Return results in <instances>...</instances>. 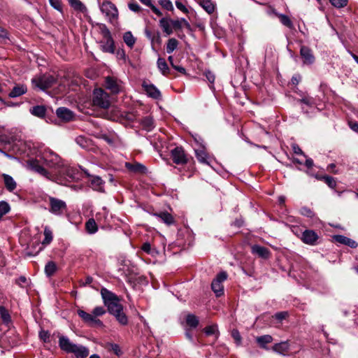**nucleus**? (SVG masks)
Returning a JSON list of instances; mask_svg holds the SVG:
<instances>
[{"instance_id":"nucleus-34","label":"nucleus","mask_w":358,"mask_h":358,"mask_svg":"<svg viewBox=\"0 0 358 358\" xmlns=\"http://www.w3.org/2000/svg\"><path fill=\"white\" fill-rule=\"evenodd\" d=\"M141 123L143 129L148 131H152L155 127L154 120L151 116L144 117Z\"/></svg>"},{"instance_id":"nucleus-28","label":"nucleus","mask_w":358,"mask_h":358,"mask_svg":"<svg viewBox=\"0 0 358 358\" xmlns=\"http://www.w3.org/2000/svg\"><path fill=\"white\" fill-rule=\"evenodd\" d=\"M2 177L6 189L9 192H13L17 187V184L13 177L6 173H3Z\"/></svg>"},{"instance_id":"nucleus-18","label":"nucleus","mask_w":358,"mask_h":358,"mask_svg":"<svg viewBox=\"0 0 358 358\" xmlns=\"http://www.w3.org/2000/svg\"><path fill=\"white\" fill-rule=\"evenodd\" d=\"M27 92V85L24 84H16L8 94L10 98L20 96Z\"/></svg>"},{"instance_id":"nucleus-60","label":"nucleus","mask_w":358,"mask_h":358,"mask_svg":"<svg viewBox=\"0 0 358 358\" xmlns=\"http://www.w3.org/2000/svg\"><path fill=\"white\" fill-rule=\"evenodd\" d=\"M288 315L287 312L282 311L275 313V318L279 321H282V320L285 319L287 316Z\"/></svg>"},{"instance_id":"nucleus-56","label":"nucleus","mask_w":358,"mask_h":358,"mask_svg":"<svg viewBox=\"0 0 358 358\" xmlns=\"http://www.w3.org/2000/svg\"><path fill=\"white\" fill-rule=\"evenodd\" d=\"M50 6L53 7L55 10L62 12V6L61 0H48Z\"/></svg>"},{"instance_id":"nucleus-55","label":"nucleus","mask_w":358,"mask_h":358,"mask_svg":"<svg viewBox=\"0 0 358 358\" xmlns=\"http://www.w3.org/2000/svg\"><path fill=\"white\" fill-rule=\"evenodd\" d=\"M145 36H147V38L151 41L152 44H153L155 41H156L157 43H160L161 39H160V36H159V34L155 37V36H152V33L148 29H145Z\"/></svg>"},{"instance_id":"nucleus-47","label":"nucleus","mask_w":358,"mask_h":358,"mask_svg":"<svg viewBox=\"0 0 358 358\" xmlns=\"http://www.w3.org/2000/svg\"><path fill=\"white\" fill-rule=\"evenodd\" d=\"M205 76L206 78V79L208 80V81L210 83V88L211 90H214V83H215V76L214 75V73L213 72H211L210 71H206L205 73Z\"/></svg>"},{"instance_id":"nucleus-35","label":"nucleus","mask_w":358,"mask_h":358,"mask_svg":"<svg viewBox=\"0 0 358 358\" xmlns=\"http://www.w3.org/2000/svg\"><path fill=\"white\" fill-rule=\"evenodd\" d=\"M123 40L126 45L130 48H133L136 43V38L131 31H127L124 34Z\"/></svg>"},{"instance_id":"nucleus-27","label":"nucleus","mask_w":358,"mask_h":358,"mask_svg":"<svg viewBox=\"0 0 358 358\" xmlns=\"http://www.w3.org/2000/svg\"><path fill=\"white\" fill-rule=\"evenodd\" d=\"M273 341V337L271 335L266 334L256 338V342L259 346L263 349L268 350L266 345Z\"/></svg>"},{"instance_id":"nucleus-4","label":"nucleus","mask_w":358,"mask_h":358,"mask_svg":"<svg viewBox=\"0 0 358 358\" xmlns=\"http://www.w3.org/2000/svg\"><path fill=\"white\" fill-rule=\"evenodd\" d=\"M106 313V309L102 306L95 307L92 314L88 313L83 310L79 309L77 311L78 316L83 320L84 322L90 326H103V322L97 319V317L103 315Z\"/></svg>"},{"instance_id":"nucleus-36","label":"nucleus","mask_w":358,"mask_h":358,"mask_svg":"<svg viewBox=\"0 0 358 358\" xmlns=\"http://www.w3.org/2000/svg\"><path fill=\"white\" fill-rule=\"evenodd\" d=\"M43 234L45 238L42 241V244L44 245H48L52 242L53 238L52 231L51 229L49 227L45 226L44 228Z\"/></svg>"},{"instance_id":"nucleus-40","label":"nucleus","mask_w":358,"mask_h":358,"mask_svg":"<svg viewBox=\"0 0 358 358\" xmlns=\"http://www.w3.org/2000/svg\"><path fill=\"white\" fill-rule=\"evenodd\" d=\"M178 41L175 38H169L166 43V52L169 54L172 53L176 50L178 46Z\"/></svg>"},{"instance_id":"nucleus-29","label":"nucleus","mask_w":358,"mask_h":358,"mask_svg":"<svg viewBox=\"0 0 358 358\" xmlns=\"http://www.w3.org/2000/svg\"><path fill=\"white\" fill-rule=\"evenodd\" d=\"M171 20L167 17H162L159 20V26L162 29L163 31L167 35H171L173 33V29L171 27Z\"/></svg>"},{"instance_id":"nucleus-5","label":"nucleus","mask_w":358,"mask_h":358,"mask_svg":"<svg viewBox=\"0 0 358 358\" xmlns=\"http://www.w3.org/2000/svg\"><path fill=\"white\" fill-rule=\"evenodd\" d=\"M99 8L106 18L111 24H115L118 20V10L115 5L110 1H103L100 5Z\"/></svg>"},{"instance_id":"nucleus-6","label":"nucleus","mask_w":358,"mask_h":358,"mask_svg":"<svg viewBox=\"0 0 358 358\" xmlns=\"http://www.w3.org/2000/svg\"><path fill=\"white\" fill-rule=\"evenodd\" d=\"M56 82L55 78L50 75H42L31 79V83L35 88L45 91L51 87Z\"/></svg>"},{"instance_id":"nucleus-42","label":"nucleus","mask_w":358,"mask_h":358,"mask_svg":"<svg viewBox=\"0 0 358 358\" xmlns=\"http://www.w3.org/2000/svg\"><path fill=\"white\" fill-rule=\"evenodd\" d=\"M186 323L191 328H196L199 324V319L194 314H188L186 316Z\"/></svg>"},{"instance_id":"nucleus-11","label":"nucleus","mask_w":358,"mask_h":358,"mask_svg":"<svg viewBox=\"0 0 358 358\" xmlns=\"http://www.w3.org/2000/svg\"><path fill=\"white\" fill-rule=\"evenodd\" d=\"M80 168L89 178H90V181L91 187L97 192H104L103 180L99 176H91L88 173L87 170L83 169L81 167H80Z\"/></svg>"},{"instance_id":"nucleus-37","label":"nucleus","mask_w":358,"mask_h":358,"mask_svg":"<svg viewBox=\"0 0 358 358\" xmlns=\"http://www.w3.org/2000/svg\"><path fill=\"white\" fill-rule=\"evenodd\" d=\"M85 229L88 234H94L97 230V224L94 219H90L85 224Z\"/></svg>"},{"instance_id":"nucleus-46","label":"nucleus","mask_w":358,"mask_h":358,"mask_svg":"<svg viewBox=\"0 0 358 358\" xmlns=\"http://www.w3.org/2000/svg\"><path fill=\"white\" fill-rule=\"evenodd\" d=\"M76 143L82 148L86 149L90 145V142L87 138L83 136H79L76 138Z\"/></svg>"},{"instance_id":"nucleus-48","label":"nucleus","mask_w":358,"mask_h":358,"mask_svg":"<svg viewBox=\"0 0 358 358\" xmlns=\"http://www.w3.org/2000/svg\"><path fill=\"white\" fill-rule=\"evenodd\" d=\"M204 332L207 336L215 335L217 336V326L215 324L208 326L204 329Z\"/></svg>"},{"instance_id":"nucleus-25","label":"nucleus","mask_w":358,"mask_h":358,"mask_svg":"<svg viewBox=\"0 0 358 358\" xmlns=\"http://www.w3.org/2000/svg\"><path fill=\"white\" fill-rule=\"evenodd\" d=\"M272 350L280 355H285L289 350V344L287 341L275 343Z\"/></svg>"},{"instance_id":"nucleus-44","label":"nucleus","mask_w":358,"mask_h":358,"mask_svg":"<svg viewBox=\"0 0 358 358\" xmlns=\"http://www.w3.org/2000/svg\"><path fill=\"white\" fill-rule=\"evenodd\" d=\"M277 17L279 18L280 22L285 27L292 29L293 28V23L290 18L285 14H277Z\"/></svg>"},{"instance_id":"nucleus-62","label":"nucleus","mask_w":358,"mask_h":358,"mask_svg":"<svg viewBox=\"0 0 358 358\" xmlns=\"http://www.w3.org/2000/svg\"><path fill=\"white\" fill-rule=\"evenodd\" d=\"M148 6H149L151 9V10L155 13L156 14L157 16L160 17L162 15V13L160 11V10L157 7L155 6V5H153L152 3V2L150 3V5H148Z\"/></svg>"},{"instance_id":"nucleus-2","label":"nucleus","mask_w":358,"mask_h":358,"mask_svg":"<svg viewBox=\"0 0 358 358\" xmlns=\"http://www.w3.org/2000/svg\"><path fill=\"white\" fill-rule=\"evenodd\" d=\"M80 174L77 169L68 166L65 163L64 166L58 170L53 176V181L63 185H69L70 182L79 180Z\"/></svg>"},{"instance_id":"nucleus-51","label":"nucleus","mask_w":358,"mask_h":358,"mask_svg":"<svg viewBox=\"0 0 358 358\" xmlns=\"http://www.w3.org/2000/svg\"><path fill=\"white\" fill-rule=\"evenodd\" d=\"M330 3L335 8H341L347 6L348 0H329Z\"/></svg>"},{"instance_id":"nucleus-20","label":"nucleus","mask_w":358,"mask_h":358,"mask_svg":"<svg viewBox=\"0 0 358 358\" xmlns=\"http://www.w3.org/2000/svg\"><path fill=\"white\" fill-rule=\"evenodd\" d=\"M56 114L58 117L65 121H70L73 118V112L65 107L58 108L56 110Z\"/></svg>"},{"instance_id":"nucleus-19","label":"nucleus","mask_w":358,"mask_h":358,"mask_svg":"<svg viewBox=\"0 0 358 358\" xmlns=\"http://www.w3.org/2000/svg\"><path fill=\"white\" fill-rule=\"evenodd\" d=\"M334 239L336 242L348 245L351 248H356L358 245L357 243L355 241L350 238H348L343 235H335L334 236Z\"/></svg>"},{"instance_id":"nucleus-15","label":"nucleus","mask_w":358,"mask_h":358,"mask_svg":"<svg viewBox=\"0 0 358 358\" xmlns=\"http://www.w3.org/2000/svg\"><path fill=\"white\" fill-rule=\"evenodd\" d=\"M171 157L176 164H184L187 162L185 151L181 147H176L171 150Z\"/></svg>"},{"instance_id":"nucleus-53","label":"nucleus","mask_w":358,"mask_h":358,"mask_svg":"<svg viewBox=\"0 0 358 358\" xmlns=\"http://www.w3.org/2000/svg\"><path fill=\"white\" fill-rule=\"evenodd\" d=\"M300 213L302 215L309 218H313L315 216L314 212L307 207H302L300 210Z\"/></svg>"},{"instance_id":"nucleus-14","label":"nucleus","mask_w":358,"mask_h":358,"mask_svg":"<svg viewBox=\"0 0 358 358\" xmlns=\"http://www.w3.org/2000/svg\"><path fill=\"white\" fill-rule=\"evenodd\" d=\"M300 55L305 65H312L315 62V56L312 50L308 46L302 45L300 48Z\"/></svg>"},{"instance_id":"nucleus-30","label":"nucleus","mask_w":358,"mask_h":358,"mask_svg":"<svg viewBox=\"0 0 358 358\" xmlns=\"http://www.w3.org/2000/svg\"><path fill=\"white\" fill-rule=\"evenodd\" d=\"M29 112L31 115L43 118L45 116L46 114V108L42 105L35 106L29 109Z\"/></svg>"},{"instance_id":"nucleus-54","label":"nucleus","mask_w":358,"mask_h":358,"mask_svg":"<svg viewBox=\"0 0 358 358\" xmlns=\"http://www.w3.org/2000/svg\"><path fill=\"white\" fill-rule=\"evenodd\" d=\"M39 338L41 340H42L44 343H48L50 341V333L48 331L45 330H41L39 331Z\"/></svg>"},{"instance_id":"nucleus-58","label":"nucleus","mask_w":358,"mask_h":358,"mask_svg":"<svg viewBox=\"0 0 358 358\" xmlns=\"http://www.w3.org/2000/svg\"><path fill=\"white\" fill-rule=\"evenodd\" d=\"M128 7L131 11L135 13H138L141 10V6L136 2L129 3Z\"/></svg>"},{"instance_id":"nucleus-10","label":"nucleus","mask_w":358,"mask_h":358,"mask_svg":"<svg viewBox=\"0 0 358 358\" xmlns=\"http://www.w3.org/2000/svg\"><path fill=\"white\" fill-rule=\"evenodd\" d=\"M227 278V274L224 271L219 273L216 278L211 283L212 290L215 294L216 296H220L224 294V287L222 282Z\"/></svg>"},{"instance_id":"nucleus-26","label":"nucleus","mask_w":358,"mask_h":358,"mask_svg":"<svg viewBox=\"0 0 358 358\" xmlns=\"http://www.w3.org/2000/svg\"><path fill=\"white\" fill-rule=\"evenodd\" d=\"M0 317L2 323L8 328H10V327L12 325L11 317L8 310L3 306H0Z\"/></svg>"},{"instance_id":"nucleus-16","label":"nucleus","mask_w":358,"mask_h":358,"mask_svg":"<svg viewBox=\"0 0 358 358\" xmlns=\"http://www.w3.org/2000/svg\"><path fill=\"white\" fill-rule=\"evenodd\" d=\"M105 85L106 87L113 93L117 94L120 91V82L114 77H106L105 80Z\"/></svg>"},{"instance_id":"nucleus-9","label":"nucleus","mask_w":358,"mask_h":358,"mask_svg":"<svg viewBox=\"0 0 358 358\" xmlns=\"http://www.w3.org/2000/svg\"><path fill=\"white\" fill-rule=\"evenodd\" d=\"M49 211L52 214L59 216L66 210V202L55 197H49Z\"/></svg>"},{"instance_id":"nucleus-41","label":"nucleus","mask_w":358,"mask_h":358,"mask_svg":"<svg viewBox=\"0 0 358 358\" xmlns=\"http://www.w3.org/2000/svg\"><path fill=\"white\" fill-rule=\"evenodd\" d=\"M96 218L99 222H109L108 209L103 207L100 212L96 213Z\"/></svg>"},{"instance_id":"nucleus-64","label":"nucleus","mask_w":358,"mask_h":358,"mask_svg":"<svg viewBox=\"0 0 358 358\" xmlns=\"http://www.w3.org/2000/svg\"><path fill=\"white\" fill-rule=\"evenodd\" d=\"M348 126L353 131L358 134V122L354 121H349Z\"/></svg>"},{"instance_id":"nucleus-43","label":"nucleus","mask_w":358,"mask_h":358,"mask_svg":"<svg viewBox=\"0 0 358 358\" xmlns=\"http://www.w3.org/2000/svg\"><path fill=\"white\" fill-rule=\"evenodd\" d=\"M57 271V265L54 262H48L45 266V273L47 276H52Z\"/></svg>"},{"instance_id":"nucleus-61","label":"nucleus","mask_w":358,"mask_h":358,"mask_svg":"<svg viewBox=\"0 0 358 358\" xmlns=\"http://www.w3.org/2000/svg\"><path fill=\"white\" fill-rule=\"evenodd\" d=\"M176 6L177 7L178 9L181 10L184 13H188V9L186 8V6L182 2L176 1Z\"/></svg>"},{"instance_id":"nucleus-50","label":"nucleus","mask_w":358,"mask_h":358,"mask_svg":"<svg viewBox=\"0 0 358 358\" xmlns=\"http://www.w3.org/2000/svg\"><path fill=\"white\" fill-rule=\"evenodd\" d=\"M159 3L162 8L169 11L173 10V6L171 0H159Z\"/></svg>"},{"instance_id":"nucleus-22","label":"nucleus","mask_w":358,"mask_h":358,"mask_svg":"<svg viewBox=\"0 0 358 358\" xmlns=\"http://www.w3.org/2000/svg\"><path fill=\"white\" fill-rule=\"evenodd\" d=\"M101 294L105 306H106L107 304L112 301H115V299L118 298L115 294L109 291L106 288H102L101 289Z\"/></svg>"},{"instance_id":"nucleus-17","label":"nucleus","mask_w":358,"mask_h":358,"mask_svg":"<svg viewBox=\"0 0 358 358\" xmlns=\"http://www.w3.org/2000/svg\"><path fill=\"white\" fill-rule=\"evenodd\" d=\"M301 238L304 243L313 245L316 243L318 236L314 231L306 229L303 232Z\"/></svg>"},{"instance_id":"nucleus-49","label":"nucleus","mask_w":358,"mask_h":358,"mask_svg":"<svg viewBox=\"0 0 358 358\" xmlns=\"http://www.w3.org/2000/svg\"><path fill=\"white\" fill-rule=\"evenodd\" d=\"M10 210V206L6 201L0 202V219Z\"/></svg>"},{"instance_id":"nucleus-63","label":"nucleus","mask_w":358,"mask_h":358,"mask_svg":"<svg viewBox=\"0 0 358 358\" xmlns=\"http://www.w3.org/2000/svg\"><path fill=\"white\" fill-rule=\"evenodd\" d=\"M292 147V150L295 154L303 155L304 157H306L305 154L303 153V152L302 151V150L300 148V147L298 145L293 144Z\"/></svg>"},{"instance_id":"nucleus-38","label":"nucleus","mask_w":358,"mask_h":358,"mask_svg":"<svg viewBox=\"0 0 358 358\" xmlns=\"http://www.w3.org/2000/svg\"><path fill=\"white\" fill-rule=\"evenodd\" d=\"M141 250L145 253L153 257L156 256L159 253L158 250L156 248H152L149 242L144 243L141 246Z\"/></svg>"},{"instance_id":"nucleus-23","label":"nucleus","mask_w":358,"mask_h":358,"mask_svg":"<svg viewBox=\"0 0 358 358\" xmlns=\"http://www.w3.org/2000/svg\"><path fill=\"white\" fill-rule=\"evenodd\" d=\"M125 167L129 171H132L134 173H144L147 171L146 167L143 164H142L139 162H134V163L126 162Z\"/></svg>"},{"instance_id":"nucleus-39","label":"nucleus","mask_w":358,"mask_h":358,"mask_svg":"<svg viewBox=\"0 0 358 358\" xmlns=\"http://www.w3.org/2000/svg\"><path fill=\"white\" fill-rule=\"evenodd\" d=\"M200 5L208 14L213 13L215 10V4L210 0H203Z\"/></svg>"},{"instance_id":"nucleus-1","label":"nucleus","mask_w":358,"mask_h":358,"mask_svg":"<svg viewBox=\"0 0 358 358\" xmlns=\"http://www.w3.org/2000/svg\"><path fill=\"white\" fill-rule=\"evenodd\" d=\"M36 158H31L27 161V167L48 180H53L51 172L46 169L42 164L54 170L56 173L58 170L64 166V161L55 152L44 145L38 146L36 152Z\"/></svg>"},{"instance_id":"nucleus-52","label":"nucleus","mask_w":358,"mask_h":358,"mask_svg":"<svg viewBox=\"0 0 358 358\" xmlns=\"http://www.w3.org/2000/svg\"><path fill=\"white\" fill-rule=\"evenodd\" d=\"M325 183L330 187V188H335L336 186V182L334 180V178L331 176H325L322 178Z\"/></svg>"},{"instance_id":"nucleus-31","label":"nucleus","mask_w":358,"mask_h":358,"mask_svg":"<svg viewBox=\"0 0 358 358\" xmlns=\"http://www.w3.org/2000/svg\"><path fill=\"white\" fill-rule=\"evenodd\" d=\"M106 306H107L108 312L112 315L123 310V307L120 303L119 298L115 299V301L109 303Z\"/></svg>"},{"instance_id":"nucleus-12","label":"nucleus","mask_w":358,"mask_h":358,"mask_svg":"<svg viewBox=\"0 0 358 358\" xmlns=\"http://www.w3.org/2000/svg\"><path fill=\"white\" fill-rule=\"evenodd\" d=\"M142 87L148 96L154 99H160L162 94L160 91L152 83L144 81L142 83Z\"/></svg>"},{"instance_id":"nucleus-59","label":"nucleus","mask_w":358,"mask_h":358,"mask_svg":"<svg viewBox=\"0 0 358 358\" xmlns=\"http://www.w3.org/2000/svg\"><path fill=\"white\" fill-rule=\"evenodd\" d=\"M171 25L176 29H181L182 28L181 19L171 20Z\"/></svg>"},{"instance_id":"nucleus-33","label":"nucleus","mask_w":358,"mask_h":358,"mask_svg":"<svg viewBox=\"0 0 358 358\" xmlns=\"http://www.w3.org/2000/svg\"><path fill=\"white\" fill-rule=\"evenodd\" d=\"M157 65L158 69L159 70L162 75L167 76L169 74L170 69L166 60L164 58L159 57L157 61Z\"/></svg>"},{"instance_id":"nucleus-21","label":"nucleus","mask_w":358,"mask_h":358,"mask_svg":"<svg viewBox=\"0 0 358 358\" xmlns=\"http://www.w3.org/2000/svg\"><path fill=\"white\" fill-rule=\"evenodd\" d=\"M153 215L167 225H171L175 222L173 217L166 211L156 213Z\"/></svg>"},{"instance_id":"nucleus-7","label":"nucleus","mask_w":358,"mask_h":358,"mask_svg":"<svg viewBox=\"0 0 358 358\" xmlns=\"http://www.w3.org/2000/svg\"><path fill=\"white\" fill-rule=\"evenodd\" d=\"M92 102L94 106L104 109L108 108L110 105L108 94L101 89L94 90Z\"/></svg>"},{"instance_id":"nucleus-45","label":"nucleus","mask_w":358,"mask_h":358,"mask_svg":"<svg viewBox=\"0 0 358 358\" xmlns=\"http://www.w3.org/2000/svg\"><path fill=\"white\" fill-rule=\"evenodd\" d=\"M117 320L122 325H126L128 322V319L123 310L113 314Z\"/></svg>"},{"instance_id":"nucleus-13","label":"nucleus","mask_w":358,"mask_h":358,"mask_svg":"<svg viewBox=\"0 0 358 358\" xmlns=\"http://www.w3.org/2000/svg\"><path fill=\"white\" fill-rule=\"evenodd\" d=\"M194 150L196 157L200 163L210 165L211 158L206 152L204 144L201 143L200 148H194Z\"/></svg>"},{"instance_id":"nucleus-32","label":"nucleus","mask_w":358,"mask_h":358,"mask_svg":"<svg viewBox=\"0 0 358 358\" xmlns=\"http://www.w3.org/2000/svg\"><path fill=\"white\" fill-rule=\"evenodd\" d=\"M69 5L76 11L85 13L87 11L86 6L80 0H68Z\"/></svg>"},{"instance_id":"nucleus-24","label":"nucleus","mask_w":358,"mask_h":358,"mask_svg":"<svg viewBox=\"0 0 358 358\" xmlns=\"http://www.w3.org/2000/svg\"><path fill=\"white\" fill-rule=\"evenodd\" d=\"M251 249L253 254H255L262 258L267 259L269 257V250L265 247L259 245H254L252 246Z\"/></svg>"},{"instance_id":"nucleus-3","label":"nucleus","mask_w":358,"mask_h":358,"mask_svg":"<svg viewBox=\"0 0 358 358\" xmlns=\"http://www.w3.org/2000/svg\"><path fill=\"white\" fill-rule=\"evenodd\" d=\"M59 346L63 351L74 354L76 358H86L89 355L87 347L72 343L65 336H59Z\"/></svg>"},{"instance_id":"nucleus-57","label":"nucleus","mask_w":358,"mask_h":358,"mask_svg":"<svg viewBox=\"0 0 358 358\" xmlns=\"http://www.w3.org/2000/svg\"><path fill=\"white\" fill-rule=\"evenodd\" d=\"M231 336L234 339V341L237 345H241L242 338H241V336L239 331L237 329L232 330Z\"/></svg>"},{"instance_id":"nucleus-8","label":"nucleus","mask_w":358,"mask_h":358,"mask_svg":"<svg viewBox=\"0 0 358 358\" xmlns=\"http://www.w3.org/2000/svg\"><path fill=\"white\" fill-rule=\"evenodd\" d=\"M101 33L105 39V41L103 42V44L101 45L102 50L105 52L114 53V41L109 29L106 27V25H103L101 27Z\"/></svg>"}]
</instances>
